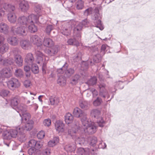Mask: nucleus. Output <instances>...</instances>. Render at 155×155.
<instances>
[{"label":"nucleus","instance_id":"obj_1","mask_svg":"<svg viewBox=\"0 0 155 155\" xmlns=\"http://www.w3.org/2000/svg\"><path fill=\"white\" fill-rule=\"evenodd\" d=\"M84 124H82L83 127L81 128L80 126L79 122L78 120H75L71 128L68 129V135L71 136L74 140L76 144H83L85 139L84 138L80 137L78 136L77 132L81 128L82 131L89 134H92L96 131V127L94 125L93 122L87 118Z\"/></svg>","mask_w":155,"mask_h":155},{"label":"nucleus","instance_id":"obj_2","mask_svg":"<svg viewBox=\"0 0 155 155\" xmlns=\"http://www.w3.org/2000/svg\"><path fill=\"white\" fill-rule=\"evenodd\" d=\"M92 14H94L93 19L95 21L94 22L95 26L99 28L101 30H103L104 27L101 20L99 19L97 20L99 17H101V15L99 14V10L97 8L93 9L92 7L86 9L84 12V15L85 16H88Z\"/></svg>","mask_w":155,"mask_h":155},{"label":"nucleus","instance_id":"obj_3","mask_svg":"<svg viewBox=\"0 0 155 155\" xmlns=\"http://www.w3.org/2000/svg\"><path fill=\"white\" fill-rule=\"evenodd\" d=\"M39 15L37 16L33 14L30 15L28 18L24 16H21L18 18L16 25L26 26L34 21L35 22L38 23L39 22Z\"/></svg>","mask_w":155,"mask_h":155},{"label":"nucleus","instance_id":"obj_4","mask_svg":"<svg viewBox=\"0 0 155 155\" xmlns=\"http://www.w3.org/2000/svg\"><path fill=\"white\" fill-rule=\"evenodd\" d=\"M2 6L5 10L9 12L7 14V18L8 21L12 23H15L17 18L16 15L14 12L15 10V6L7 3H2Z\"/></svg>","mask_w":155,"mask_h":155},{"label":"nucleus","instance_id":"obj_5","mask_svg":"<svg viewBox=\"0 0 155 155\" xmlns=\"http://www.w3.org/2000/svg\"><path fill=\"white\" fill-rule=\"evenodd\" d=\"M108 48L106 45H102L101 47L100 54L98 48H96L94 50L93 54L94 56L93 58V60L94 63H98L101 61L102 56L104 54L106 49Z\"/></svg>","mask_w":155,"mask_h":155},{"label":"nucleus","instance_id":"obj_6","mask_svg":"<svg viewBox=\"0 0 155 155\" xmlns=\"http://www.w3.org/2000/svg\"><path fill=\"white\" fill-rule=\"evenodd\" d=\"M11 31L15 34L22 36H26L28 33L27 26L18 25L13 26L11 28Z\"/></svg>","mask_w":155,"mask_h":155},{"label":"nucleus","instance_id":"obj_7","mask_svg":"<svg viewBox=\"0 0 155 155\" xmlns=\"http://www.w3.org/2000/svg\"><path fill=\"white\" fill-rule=\"evenodd\" d=\"M35 53L37 56V63L39 64H43L42 73L43 74H45L46 73V64L45 62H44V58L45 61H47L48 60V57H45L43 54L40 51H37Z\"/></svg>","mask_w":155,"mask_h":155},{"label":"nucleus","instance_id":"obj_8","mask_svg":"<svg viewBox=\"0 0 155 155\" xmlns=\"http://www.w3.org/2000/svg\"><path fill=\"white\" fill-rule=\"evenodd\" d=\"M69 24L71 25L72 27H74V35L77 37H81V32L83 28L81 24L74 20L71 21Z\"/></svg>","mask_w":155,"mask_h":155},{"label":"nucleus","instance_id":"obj_9","mask_svg":"<svg viewBox=\"0 0 155 155\" xmlns=\"http://www.w3.org/2000/svg\"><path fill=\"white\" fill-rule=\"evenodd\" d=\"M100 114L101 112L97 109H93L91 112V116L92 117H94L97 119V122L99 126L102 127L104 126L105 124V122L102 117H100Z\"/></svg>","mask_w":155,"mask_h":155},{"label":"nucleus","instance_id":"obj_10","mask_svg":"<svg viewBox=\"0 0 155 155\" xmlns=\"http://www.w3.org/2000/svg\"><path fill=\"white\" fill-rule=\"evenodd\" d=\"M73 114L76 117H82L81 120L82 124H84L87 118V114L83 112L81 109L78 107H76L74 110Z\"/></svg>","mask_w":155,"mask_h":155},{"label":"nucleus","instance_id":"obj_11","mask_svg":"<svg viewBox=\"0 0 155 155\" xmlns=\"http://www.w3.org/2000/svg\"><path fill=\"white\" fill-rule=\"evenodd\" d=\"M8 87L12 90H14L20 85V83L18 80L14 78H12L7 83Z\"/></svg>","mask_w":155,"mask_h":155},{"label":"nucleus","instance_id":"obj_12","mask_svg":"<svg viewBox=\"0 0 155 155\" xmlns=\"http://www.w3.org/2000/svg\"><path fill=\"white\" fill-rule=\"evenodd\" d=\"M98 86L100 89L99 95L104 98L107 97V99L110 97V96L107 90L105 88V84L104 83H102Z\"/></svg>","mask_w":155,"mask_h":155},{"label":"nucleus","instance_id":"obj_13","mask_svg":"<svg viewBox=\"0 0 155 155\" xmlns=\"http://www.w3.org/2000/svg\"><path fill=\"white\" fill-rule=\"evenodd\" d=\"M30 42L38 47H40L42 44L41 39L38 35H34L31 36L30 38Z\"/></svg>","mask_w":155,"mask_h":155},{"label":"nucleus","instance_id":"obj_14","mask_svg":"<svg viewBox=\"0 0 155 155\" xmlns=\"http://www.w3.org/2000/svg\"><path fill=\"white\" fill-rule=\"evenodd\" d=\"M27 122L24 125L22 126L20 125V127L18 128L19 129V130H22L24 131H30L33 127V122L32 120H30Z\"/></svg>","mask_w":155,"mask_h":155},{"label":"nucleus","instance_id":"obj_15","mask_svg":"<svg viewBox=\"0 0 155 155\" xmlns=\"http://www.w3.org/2000/svg\"><path fill=\"white\" fill-rule=\"evenodd\" d=\"M12 75L11 71L8 68H5L2 70L0 73V79L3 78H8Z\"/></svg>","mask_w":155,"mask_h":155},{"label":"nucleus","instance_id":"obj_16","mask_svg":"<svg viewBox=\"0 0 155 155\" xmlns=\"http://www.w3.org/2000/svg\"><path fill=\"white\" fill-rule=\"evenodd\" d=\"M64 124L61 121L58 120L55 124V129L56 131L59 133H62L64 131Z\"/></svg>","mask_w":155,"mask_h":155},{"label":"nucleus","instance_id":"obj_17","mask_svg":"<svg viewBox=\"0 0 155 155\" xmlns=\"http://www.w3.org/2000/svg\"><path fill=\"white\" fill-rule=\"evenodd\" d=\"M45 51L49 56H54L57 54L58 50L57 48L54 47L50 49H46Z\"/></svg>","mask_w":155,"mask_h":155},{"label":"nucleus","instance_id":"obj_18","mask_svg":"<svg viewBox=\"0 0 155 155\" xmlns=\"http://www.w3.org/2000/svg\"><path fill=\"white\" fill-rule=\"evenodd\" d=\"M69 23H67L62 25L61 32L62 34L65 36H68L70 34L71 28H65V26H68Z\"/></svg>","mask_w":155,"mask_h":155},{"label":"nucleus","instance_id":"obj_19","mask_svg":"<svg viewBox=\"0 0 155 155\" xmlns=\"http://www.w3.org/2000/svg\"><path fill=\"white\" fill-rule=\"evenodd\" d=\"M7 41L9 44L14 46L18 45L19 43L18 39L15 37H11L8 38Z\"/></svg>","mask_w":155,"mask_h":155},{"label":"nucleus","instance_id":"obj_20","mask_svg":"<svg viewBox=\"0 0 155 155\" xmlns=\"http://www.w3.org/2000/svg\"><path fill=\"white\" fill-rule=\"evenodd\" d=\"M42 44L48 48L51 47L54 44L52 39L48 38H45Z\"/></svg>","mask_w":155,"mask_h":155},{"label":"nucleus","instance_id":"obj_21","mask_svg":"<svg viewBox=\"0 0 155 155\" xmlns=\"http://www.w3.org/2000/svg\"><path fill=\"white\" fill-rule=\"evenodd\" d=\"M34 61V58L32 54L31 53L27 54L26 56L25 59V61L28 64L31 65L33 62Z\"/></svg>","mask_w":155,"mask_h":155},{"label":"nucleus","instance_id":"obj_22","mask_svg":"<svg viewBox=\"0 0 155 155\" xmlns=\"http://www.w3.org/2000/svg\"><path fill=\"white\" fill-rule=\"evenodd\" d=\"M9 27L6 23L1 22L0 23V31L4 34H7L8 32Z\"/></svg>","mask_w":155,"mask_h":155},{"label":"nucleus","instance_id":"obj_23","mask_svg":"<svg viewBox=\"0 0 155 155\" xmlns=\"http://www.w3.org/2000/svg\"><path fill=\"white\" fill-rule=\"evenodd\" d=\"M20 45L23 49L25 50H28L31 47L29 42L26 40H22L20 42Z\"/></svg>","mask_w":155,"mask_h":155},{"label":"nucleus","instance_id":"obj_24","mask_svg":"<svg viewBox=\"0 0 155 155\" xmlns=\"http://www.w3.org/2000/svg\"><path fill=\"white\" fill-rule=\"evenodd\" d=\"M89 153V150L88 149H85L81 147L78 148L77 151L78 155H88Z\"/></svg>","mask_w":155,"mask_h":155},{"label":"nucleus","instance_id":"obj_25","mask_svg":"<svg viewBox=\"0 0 155 155\" xmlns=\"http://www.w3.org/2000/svg\"><path fill=\"white\" fill-rule=\"evenodd\" d=\"M50 104L51 105H57L60 101L59 98L57 97L50 96L49 97Z\"/></svg>","mask_w":155,"mask_h":155},{"label":"nucleus","instance_id":"obj_26","mask_svg":"<svg viewBox=\"0 0 155 155\" xmlns=\"http://www.w3.org/2000/svg\"><path fill=\"white\" fill-rule=\"evenodd\" d=\"M20 116L21 117V120L23 122L25 123L30 121L29 119L30 118V115L29 114L25 112L22 114H20Z\"/></svg>","mask_w":155,"mask_h":155},{"label":"nucleus","instance_id":"obj_27","mask_svg":"<svg viewBox=\"0 0 155 155\" xmlns=\"http://www.w3.org/2000/svg\"><path fill=\"white\" fill-rule=\"evenodd\" d=\"M73 116L70 113H67L64 116L65 121L66 124H69L72 123L73 120Z\"/></svg>","mask_w":155,"mask_h":155},{"label":"nucleus","instance_id":"obj_28","mask_svg":"<svg viewBox=\"0 0 155 155\" xmlns=\"http://www.w3.org/2000/svg\"><path fill=\"white\" fill-rule=\"evenodd\" d=\"M27 111V106L23 104H21L17 107V112L19 113L22 114L26 112Z\"/></svg>","mask_w":155,"mask_h":155},{"label":"nucleus","instance_id":"obj_29","mask_svg":"<svg viewBox=\"0 0 155 155\" xmlns=\"http://www.w3.org/2000/svg\"><path fill=\"white\" fill-rule=\"evenodd\" d=\"M22 130H19L18 134V140L21 142H24L26 140V138L25 134V132Z\"/></svg>","mask_w":155,"mask_h":155},{"label":"nucleus","instance_id":"obj_30","mask_svg":"<svg viewBox=\"0 0 155 155\" xmlns=\"http://www.w3.org/2000/svg\"><path fill=\"white\" fill-rule=\"evenodd\" d=\"M15 61L17 65L19 67L23 65V60L20 55H16L14 57Z\"/></svg>","mask_w":155,"mask_h":155},{"label":"nucleus","instance_id":"obj_31","mask_svg":"<svg viewBox=\"0 0 155 155\" xmlns=\"http://www.w3.org/2000/svg\"><path fill=\"white\" fill-rule=\"evenodd\" d=\"M19 7L22 11H26L29 7L28 3L25 1L21 2L19 4Z\"/></svg>","mask_w":155,"mask_h":155},{"label":"nucleus","instance_id":"obj_32","mask_svg":"<svg viewBox=\"0 0 155 155\" xmlns=\"http://www.w3.org/2000/svg\"><path fill=\"white\" fill-rule=\"evenodd\" d=\"M76 147V146L74 144H72L66 145L64 148L68 152H72L74 151Z\"/></svg>","mask_w":155,"mask_h":155},{"label":"nucleus","instance_id":"obj_33","mask_svg":"<svg viewBox=\"0 0 155 155\" xmlns=\"http://www.w3.org/2000/svg\"><path fill=\"white\" fill-rule=\"evenodd\" d=\"M34 22H35L34 21L30 23L31 24L29 25L28 27L29 31L32 33L36 32L38 30L37 27L34 24Z\"/></svg>","mask_w":155,"mask_h":155},{"label":"nucleus","instance_id":"obj_34","mask_svg":"<svg viewBox=\"0 0 155 155\" xmlns=\"http://www.w3.org/2000/svg\"><path fill=\"white\" fill-rule=\"evenodd\" d=\"M74 70L72 68H67L65 71L64 75L67 77H70L74 73Z\"/></svg>","mask_w":155,"mask_h":155},{"label":"nucleus","instance_id":"obj_35","mask_svg":"<svg viewBox=\"0 0 155 155\" xmlns=\"http://www.w3.org/2000/svg\"><path fill=\"white\" fill-rule=\"evenodd\" d=\"M9 46L7 44H3L0 45V53L3 54L8 51Z\"/></svg>","mask_w":155,"mask_h":155},{"label":"nucleus","instance_id":"obj_36","mask_svg":"<svg viewBox=\"0 0 155 155\" xmlns=\"http://www.w3.org/2000/svg\"><path fill=\"white\" fill-rule=\"evenodd\" d=\"M67 43L69 45H73L77 47L79 45V42L74 38L69 39L67 41Z\"/></svg>","mask_w":155,"mask_h":155},{"label":"nucleus","instance_id":"obj_37","mask_svg":"<svg viewBox=\"0 0 155 155\" xmlns=\"http://www.w3.org/2000/svg\"><path fill=\"white\" fill-rule=\"evenodd\" d=\"M20 126L18 127H16V129H11L9 132L10 134H11V135L12 137L15 138L18 135L19 132V129L18 128H19Z\"/></svg>","mask_w":155,"mask_h":155},{"label":"nucleus","instance_id":"obj_38","mask_svg":"<svg viewBox=\"0 0 155 155\" xmlns=\"http://www.w3.org/2000/svg\"><path fill=\"white\" fill-rule=\"evenodd\" d=\"M59 142L58 137H54L52 140H50L48 143V145L50 147H52L54 146Z\"/></svg>","mask_w":155,"mask_h":155},{"label":"nucleus","instance_id":"obj_39","mask_svg":"<svg viewBox=\"0 0 155 155\" xmlns=\"http://www.w3.org/2000/svg\"><path fill=\"white\" fill-rule=\"evenodd\" d=\"M58 83L61 86L65 85L66 81L65 78L62 75L59 76L58 79Z\"/></svg>","mask_w":155,"mask_h":155},{"label":"nucleus","instance_id":"obj_40","mask_svg":"<svg viewBox=\"0 0 155 155\" xmlns=\"http://www.w3.org/2000/svg\"><path fill=\"white\" fill-rule=\"evenodd\" d=\"M88 105L87 101L80 100L79 101V106L82 109H87L88 107Z\"/></svg>","mask_w":155,"mask_h":155},{"label":"nucleus","instance_id":"obj_41","mask_svg":"<svg viewBox=\"0 0 155 155\" xmlns=\"http://www.w3.org/2000/svg\"><path fill=\"white\" fill-rule=\"evenodd\" d=\"M68 66V64L67 63L65 62L61 68L58 69L57 70V72L58 73V74H62L63 73H64L65 70L67 69Z\"/></svg>","mask_w":155,"mask_h":155},{"label":"nucleus","instance_id":"obj_42","mask_svg":"<svg viewBox=\"0 0 155 155\" xmlns=\"http://www.w3.org/2000/svg\"><path fill=\"white\" fill-rule=\"evenodd\" d=\"M97 79L95 77H92L91 79L89 80L86 83L89 85H93L95 84L97 82Z\"/></svg>","mask_w":155,"mask_h":155},{"label":"nucleus","instance_id":"obj_43","mask_svg":"<svg viewBox=\"0 0 155 155\" xmlns=\"http://www.w3.org/2000/svg\"><path fill=\"white\" fill-rule=\"evenodd\" d=\"M80 76L78 74H75L71 82V84L73 85H75L78 83V81L79 79Z\"/></svg>","mask_w":155,"mask_h":155},{"label":"nucleus","instance_id":"obj_44","mask_svg":"<svg viewBox=\"0 0 155 155\" xmlns=\"http://www.w3.org/2000/svg\"><path fill=\"white\" fill-rule=\"evenodd\" d=\"M8 63L10 64L13 63V59L10 62L8 63V60H5L4 59L3 57H2L1 55H0V64L3 65H6V63Z\"/></svg>","mask_w":155,"mask_h":155},{"label":"nucleus","instance_id":"obj_45","mask_svg":"<svg viewBox=\"0 0 155 155\" xmlns=\"http://www.w3.org/2000/svg\"><path fill=\"white\" fill-rule=\"evenodd\" d=\"M15 76L18 78H21L23 75V73L22 70L20 69L16 70L15 73Z\"/></svg>","mask_w":155,"mask_h":155},{"label":"nucleus","instance_id":"obj_46","mask_svg":"<svg viewBox=\"0 0 155 155\" xmlns=\"http://www.w3.org/2000/svg\"><path fill=\"white\" fill-rule=\"evenodd\" d=\"M32 72L34 74H37L39 72L38 66L36 64H32L31 67Z\"/></svg>","mask_w":155,"mask_h":155},{"label":"nucleus","instance_id":"obj_47","mask_svg":"<svg viewBox=\"0 0 155 155\" xmlns=\"http://www.w3.org/2000/svg\"><path fill=\"white\" fill-rule=\"evenodd\" d=\"M102 101V100L101 98L97 97L96 99L93 101V104L95 106H99Z\"/></svg>","mask_w":155,"mask_h":155},{"label":"nucleus","instance_id":"obj_48","mask_svg":"<svg viewBox=\"0 0 155 155\" xmlns=\"http://www.w3.org/2000/svg\"><path fill=\"white\" fill-rule=\"evenodd\" d=\"M84 6L83 2L82 0L78 1L76 3V8L78 9H82Z\"/></svg>","mask_w":155,"mask_h":155},{"label":"nucleus","instance_id":"obj_49","mask_svg":"<svg viewBox=\"0 0 155 155\" xmlns=\"http://www.w3.org/2000/svg\"><path fill=\"white\" fill-rule=\"evenodd\" d=\"M91 141L90 143V144L91 146L94 147L97 142V138L96 137H93L90 138Z\"/></svg>","mask_w":155,"mask_h":155},{"label":"nucleus","instance_id":"obj_50","mask_svg":"<svg viewBox=\"0 0 155 155\" xmlns=\"http://www.w3.org/2000/svg\"><path fill=\"white\" fill-rule=\"evenodd\" d=\"M81 24L82 27H87L89 24V22L87 19H85L83 20L80 23Z\"/></svg>","mask_w":155,"mask_h":155},{"label":"nucleus","instance_id":"obj_51","mask_svg":"<svg viewBox=\"0 0 155 155\" xmlns=\"http://www.w3.org/2000/svg\"><path fill=\"white\" fill-rule=\"evenodd\" d=\"M12 137L9 131L6 132L3 134V138L4 139L9 140Z\"/></svg>","mask_w":155,"mask_h":155},{"label":"nucleus","instance_id":"obj_52","mask_svg":"<svg viewBox=\"0 0 155 155\" xmlns=\"http://www.w3.org/2000/svg\"><path fill=\"white\" fill-rule=\"evenodd\" d=\"M54 28V27L52 25H48L46 27L45 31L47 34H49L51 31H52Z\"/></svg>","mask_w":155,"mask_h":155},{"label":"nucleus","instance_id":"obj_53","mask_svg":"<svg viewBox=\"0 0 155 155\" xmlns=\"http://www.w3.org/2000/svg\"><path fill=\"white\" fill-rule=\"evenodd\" d=\"M11 105L12 107H16L18 104L17 99L16 98H14L12 99L11 101Z\"/></svg>","mask_w":155,"mask_h":155},{"label":"nucleus","instance_id":"obj_54","mask_svg":"<svg viewBox=\"0 0 155 155\" xmlns=\"http://www.w3.org/2000/svg\"><path fill=\"white\" fill-rule=\"evenodd\" d=\"M98 143V147L99 148L104 149L106 147V143L102 141H100Z\"/></svg>","mask_w":155,"mask_h":155},{"label":"nucleus","instance_id":"obj_55","mask_svg":"<svg viewBox=\"0 0 155 155\" xmlns=\"http://www.w3.org/2000/svg\"><path fill=\"white\" fill-rule=\"evenodd\" d=\"M14 54V57L16 55H20L19 54L20 53V51L18 48H14L12 51Z\"/></svg>","mask_w":155,"mask_h":155},{"label":"nucleus","instance_id":"obj_56","mask_svg":"<svg viewBox=\"0 0 155 155\" xmlns=\"http://www.w3.org/2000/svg\"><path fill=\"white\" fill-rule=\"evenodd\" d=\"M9 92L5 90H3L0 92V95L3 97L7 96Z\"/></svg>","mask_w":155,"mask_h":155},{"label":"nucleus","instance_id":"obj_57","mask_svg":"<svg viewBox=\"0 0 155 155\" xmlns=\"http://www.w3.org/2000/svg\"><path fill=\"white\" fill-rule=\"evenodd\" d=\"M45 136V133L44 131L41 130L39 131L37 135L38 138L39 139L44 138Z\"/></svg>","mask_w":155,"mask_h":155},{"label":"nucleus","instance_id":"obj_58","mask_svg":"<svg viewBox=\"0 0 155 155\" xmlns=\"http://www.w3.org/2000/svg\"><path fill=\"white\" fill-rule=\"evenodd\" d=\"M36 143V140H31L28 142V145L29 147H35V144Z\"/></svg>","mask_w":155,"mask_h":155},{"label":"nucleus","instance_id":"obj_59","mask_svg":"<svg viewBox=\"0 0 155 155\" xmlns=\"http://www.w3.org/2000/svg\"><path fill=\"white\" fill-rule=\"evenodd\" d=\"M43 123L45 126L48 127L50 126L51 124V120L49 119H46L44 120Z\"/></svg>","mask_w":155,"mask_h":155},{"label":"nucleus","instance_id":"obj_60","mask_svg":"<svg viewBox=\"0 0 155 155\" xmlns=\"http://www.w3.org/2000/svg\"><path fill=\"white\" fill-rule=\"evenodd\" d=\"M34 9L37 14L40 13L41 11V6L40 5H37L35 6Z\"/></svg>","mask_w":155,"mask_h":155},{"label":"nucleus","instance_id":"obj_61","mask_svg":"<svg viewBox=\"0 0 155 155\" xmlns=\"http://www.w3.org/2000/svg\"><path fill=\"white\" fill-rule=\"evenodd\" d=\"M7 127L2 125L0 124V134L2 132L7 131Z\"/></svg>","mask_w":155,"mask_h":155},{"label":"nucleus","instance_id":"obj_62","mask_svg":"<svg viewBox=\"0 0 155 155\" xmlns=\"http://www.w3.org/2000/svg\"><path fill=\"white\" fill-rule=\"evenodd\" d=\"M51 153L50 149L48 148L43 150L42 153L43 155H50Z\"/></svg>","mask_w":155,"mask_h":155},{"label":"nucleus","instance_id":"obj_63","mask_svg":"<svg viewBox=\"0 0 155 155\" xmlns=\"http://www.w3.org/2000/svg\"><path fill=\"white\" fill-rule=\"evenodd\" d=\"M42 146L41 143L40 141H36V143L35 146V148L37 150L41 148Z\"/></svg>","mask_w":155,"mask_h":155},{"label":"nucleus","instance_id":"obj_64","mask_svg":"<svg viewBox=\"0 0 155 155\" xmlns=\"http://www.w3.org/2000/svg\"><path fill=\"white\" fill-rule=\"evenodd\" d=\"M36 149L34 147H31L29 148L28 151V153L30 155H31L34 153L36 151Z\"/></svg>","mask_w":155,"mask_h":155}]
</instances>
